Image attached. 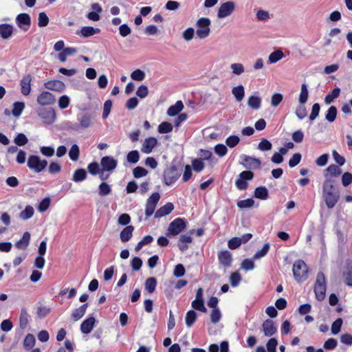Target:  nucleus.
Listing matches in <instances>:
<instances>
[{
  "label": "nucleus",
  "instance_id": "nucleus-38",
  "mask_svg": "<svg viewBox=\"0 0 352 352\" xmlns=\"http://www.w3.org/2000/svg\"><path fill=\"white\" fill-rule=\"evenodd\" d=\"M25 108V103L23 102H15L13 104V109L12 110V114L14 117H19L21 115Z\"/></svg>",
  "mask_w": 352,
  "mask_h": 352
},
{
  "label": "nucleus",
  "instance_id": "nucleus-6",
  "mask_svg": "<svg viewBox=\"0 0 352 352\" xmlns=\"http://www.w3.org/2000/svg\"><path fill=\"white\" fill-rule=\"evenodd\" d=\"M186 228V221L182 218L174 219L168 227V234L176 236L181 233Z\"/></svg>",
  "mask_w": 352,
  "mask_h": 352
},
{
  "label": "nucleus",
  "instance_id": "nucleus-18",
  "mask_svg": "<svg viewBox=\"0 0 352 352\" xmlns=\"http://www.w3.org/2000/svg\"><path fill=\"white\" fill-rule=\"evenodd\" d=\"M32 76L30 74L24 76L20 82L21 92L23 96H28L31 91Z\"/></svg>",
  "mask_w": 352,
  "mask_h": 352
},
{
  "label": "nucleus",
  "instance_id": "nucleus-10",
  "mask_svg": "<svg viewBox=\"0 0 352 352\" xmlns=\"http://www.w3.org/2000/svg\"><path fill=\"white\" fill-rule=\"evenodd\" d=\"M240 164L248 170H256L260 168L261 161L257 158L245 155L240 161Z\"/></svg>",
  "mask_w": 352,
  "mask_h": 352
},
{
  "label": "nucleus",
  "instance_id": "nucleus-2",
  "mask_svg": "<svg viewBox=\"0 0 352 352\" xmlns=\"http://www.w3.org/2000/svg\"><path fill=\"white\" fill-rule=\"evenodd\" d=\"M183 164L181 162L176 164V160H173L169 167L164 170V183L166 186H170L174 184L180 177Z\"/></svg>",
  "mask_w": 352,
  "mask_h": 352
},
{
  "label": "nucleus",
  "instance_id": "nucleus-11",
  "mask_svg": "<svg viewBox=\"0 0 352 352\" xmlns=\"http://www.w3.org/2000/svg\"><path fill=\"white\" fill-rule=\"evenodd\" d=\"M17 26L23 32H27L31 25L30 16L27 13H21L16 17Z\"/></svg>",
  "mask_w": 352,
  "mask_h": 352
},
{
  "label": "nucleus",
  "instance_id": "nucleus-24",
  "mask_svg": "<svg viewBox=\"0 0 352 352\" xmlns=\"http://www.w3.org/2000/svg\"><path fill=\"white\" fill-rule=\"evenodd\" d=\"M100 32V30L99 28H94L91 26H85L82 27L80 31H78L76 34H80L85 38H87L96 34H98Z\"/></svg>",
  "mask_w": 352,
  "mask_h": 352
},
{
  "label": "nucleus",
  "instance_id": "nucleus-53",
  "mask_svg": "<svg viewBox=\"0 0 352 352\" xmlns=\"http://www.w3.org/2000/svg\"><path fill=\"white\" fill-rule=\"evenodd\" d=\"M254 204V200L251 198L241 200L237 202V206L240 208H250L252 207Z\"/></svg>",
  "mask_w": 352,
  "mask_h": 352
},
{
  "label": "nucleus",
  "instance_id": "nucleus-36",
  "mask_svg": "<svg viewBox=\"0 0 352 352\" xmlns=\"http://www.w3.org/2000/svg\"><path fill=\"white\" fill-rule=\"evenodd\" d=\"M340 94V89L339 87L334 88L331 92L327 94L324 98V102L329 104L333 102L334 99L337 98Z\"/></svg>",
  "mask_w": 352,
  "mask_h": 352
},
{
  "label": "nucleus",
  "instance_id": "nucleus-48",
  "mask_svg": "<svg viewBox=\"0 0 352 352\" xmlns=\"http://www.w3.org/2000/svg\"><path fill=\"white\" fill-rule=\"evenodd\" d=\"M173 125L168 122H162L158 126V132L160 133H168L173 131Z\"/></svg>",
  "mask_w": 352,
  "mask_h": 352
},
{
  "label": "nucleus",
  "instance_id": "nucleus-27",
  "mask_svg": "<svg viewBox=\"0 0 352 352\" xmlns=\"http://www.w3.org/2000/svg\"><path fill=\"white\" fill-rule=\"evenodd\" d=\"M134 227L133 226H127L120 232V237L122 242H126L131 239L133 235Z\"/></svg>",
  "mask_w": 352,
  "mask_h": 352
},
{
  "label": "nucleus",
  "instance_id": "nucleus-8",
  "mask_svg": "<svg viewBox=\"0 0 352 352\" xmlns=\"http://www.w3.org/2000/svg\"><path fill=\"white\" fill-rule=\"evenodd\" d=\"M36 113L46 124H52L56 118V112L53 108H38Z\"/></svg>",
  "mask_w": 352,
  "mask_h": 352
},
{
  "label": "nucleus",
  "instance_id": "nucleus-63",
  "mask_svg": "<svg viewBox=\"0 0 352 352\" xmlns=\"http://www.w3.org/2000/svg\"><path fill=\"white\" fill-rule=\"evenodd\" d=\"M131 265L134 271H138L142 266V261L139 257H133L131 261Z\"/></svg>",
  "mask_w": 352,
  "mask_h": 352
},
{
  "label": "nucleus",
  "instance_id": "nucleus-29",
  "mask_svg": "<svg viewBox=\"0 0 352 352\" xmlns=\"http://www.w3.org/2000/svg\"><path fill=\"white\" fill-rule=\"evenodd\" d=\"M254 197L261 200H265L269 197V192L265 186H258L254 190Z\"/></svg>",
  "mask_w": 352,
  "mask_h": 352
},
{
  "label": "nucleus",
  "instance_id": "nucleus-45",
  "mask_svg": "<svg viewBox=\"0 0 352 352\" xmlns=\"http://www.w3.org/2000/svg\"><path fill=\"white\" fill-rule=\"evenodd\" d=\"M111 192L110 186L106 182H102L98 187V194L101 197L107 196Z\"/></svg>",
  "mask_w": 352,
  "mask_h": 352
},
{
  "label": "nucleus",
  "instance_id": "nucleus-46",
  "mask_svg": "<svg viewBox=\"0 0 352 352\" xmlns=\"http://www.w3.org/2000/svg\"><path fill=\"white\" fill-rule=\"evenodd\" d=\"M153 238L151 235L145 236L140 241L138 242L135 248V252H139L144 245H148L152 243Z\"/></svg>",
  "mask_w": 352,
  "mask_h": 352
},
{
  "label": "nucleus",
  "instance_id": "nucleus-54",
  "mask_svg": "<svg viewBox=\"0 0 352 352\" xmlns=\"http://www.w3.org/2000/svg\"><path fill=\"white\" fill-rule=\"evenodd\" d=\"M38 25L41 28L45 27L49 23V18L47 16L46 13L44 12H40L38 14Z\"/></svg>",
  "mask_w": 352,
  "mask_h": 352
},
{
  "label": "nucleus",
  "instance_id": "nucleus-7",
  "mask_svg": "<svg viewBox=\"0 0 352 352\" xmlns=\"http://www.w3.org/2000/svg\"><path fill=\"white\" fill-rule=\"evenodd\" d=\"M46 160H41L38 155H30L28 160V167L36 173L42 171L47 166Z\"/></svg>",
  "mask_w": 352,
  "mask_h": 352
},
{
  "label": "nucleus",
  "instance_id": "nucleus-23",
  "mask_svg": "<svg viewBox=\"0 0 352 352\" xmlns=\"http://www.w3.org/2000/svg\"><path fill=\"white\" fill-rule=\"evenodd\" d=\"M30 241V234L29 232H25L22 238L15 243V247L19 250H25L27 249Z\"/></svg>",
  "mask_w": 352,
  "mask_h": 352
},
{
  "label": "nucleus",
  "instance_id": "nucleus-62",
  "mask_svg": "<svg viewBox=\"0 0 352 352\" xmlns=\"http://www.w3.org/2000/svg\"><path fill=\"white\" fill-rule=\"evenodd\" d=\"M134 177L140 178L146 176L148 174V171L142 166H137L133 170Z\"/></svg>",
  "mask_w": 352,
  "mask_h": 352
},
{
  "label": "nucleus",
  "instance_id": "nucleus-30",
  "mask_svg": "<svg viewBox=\"0 0 352 352\" xmlns=\"http://www.w3.org/2000/svg\"><path fill=\"white\" fill-rule=\"evenodd\" d=\"M184 108L182 101L178 100L174 105L170 106L167 110V114L169 116H175L177 115Z\"/></svg>",
  "mask_w": 352,
  "mask_h": 352
},
{
  "label": "nucleus",
  "instance_id": "nucleus-12",
  "mask_svg": "<svg viewBox=\"0 0 352 352\" xmlns=\"http://www.w3.org/2000/svg\"><path fill=\"white\" fill-rule=\"evenodd\" d=\"M36 101L41 106H49L55 103L56 98L50 92L43 91L37 96Z\"/></svg>",
  "mask_w": 352,
  "mask_h": 352
},
{
  "label": "nucleus",
  "instance_id": "nucleus-60",
  "mask_svg": "<svg viewBox=\"0 0 352 352\" xmlns=\"http://www.w3.org/2000/svg\"><path fill=\"white\" fill-rule=\"evenodd\" d=\"M337 345L338 341L336 339L331 338L324 342L323 346L326 350H333L337 346Z\"/></svg>",
  "mask_w": 352,
  "mask_h": 352
},
{
  "label": "nucleus",
  "instance_id": "nucleus-17",
  "mask_svg": "<svg viewBox=\"0 0 352 352\" xmlns=\"http://www.w3.org/2000/svg\"><path fill=\"white\" fill-rule=\"evenodd\" d=\"M44 87L50 90L63 92L65 89V85L59 80H49L44 83Z\"/></svg>",
  "mask_w": 352,
  "mask_h": 352
},
{
  "label": "nucleus",
  "instance_id": "nucleus-16",
  "mask_svg": "<svg viewBox=\"0 0 352 352\" xmlns=\"http://www.w3.org/2000/svg\"><path fill=\"white\" fill-rule=\"evenodd\" d=\"M262 329L265 336L267 337L273 336L277 331L274 322L270 319H267L263 322Z\"/></svg>",
  "mask_w": 352,
  "mask_h": 352
},
{
  "label": "nucleus",
  "instance_id": "nucleus-13",
  "mask_svg": "<svg viewBox=\"0 0 352 352\" xmlns=\"http://www.w3.org/2000/svg\"><path fill=\"white\" fill-rule=\"evenodd\" d=\"M100 164L102 171H112L117 166V161L108 155L102 158Z\"/></svg>",
  "mask_w": 352,
  "mask_h": 352
},
{
  "label": "nucleus",
  "instance_id": "nucleus-56",
  "mask_svg": "<svg viewBox=\"0 0 352 352\" xmlns=\"http://www.w3.org/2000/svg\"><path fill=\"white\" fill-rule=\"evenodd\" d=\"M320 111V105L318 103H315L311 107V111L309 115L310 121H314L319 115Z\"/></svg>",
  "mask_w": 352,
  "mask_h": 352
},
{
  "label": "nucleus",
  "instance_id": "nucleus-21",
  "mask_svg": "<svg viewBox=\"0 0 352 352\" xmlns=\"http://www.w3.org/2000/svg\"><path fill=\"white\" fill-rule=\"evenodd\" d=\"M212 155H206L204 159H194L192 161V168L197 173L201 172L205 167L204 160H210Z\"/></svg>",
  "mask_w": 352,
  "mask_h": 352
},
{
  "label": "nucleus",
  "instance_id": "nucleus-61",
  "mask_svg": "<svg viewBox=\"0 0 352 352\" xmlns=\"http://www.w3.org/2000/svg\"><path fill=\"white\" fill-rule=\"evenodd\" d=\"M87 169L89 173L93 175H96L97 174L100 173V171L99 164L96 162L90 163L88 165Z\"/></svg>",
  "mask_w": 352,
  "mask_h": 352
},
{
  "label": "nucleus",
  "instance_id": "nucleus-19",
  "mask_svg": "<svg viewBox=\"0 0 352 352\" xmlns=\"http://www.w3.org/2000/svg\"><path fill=\"white\" fill-rule=\"evenodd\" d=\"M157 140L154 137L146 138L142 144V152L146 154L150 153L153 148L157 145Z\"/></svg>",
  "mask_w": 352,
  "mask_h": 352
},
{
  "label": "nucleus",
  "instance_id": "nucleus-31",
  "mask_svg": "<svg viewBox=\"0 0 352 352\" xmlns=\"http://www.w3.org/2000/svg\"><path fill=\"white\" fill-rule=\"evenodd\" d=\"M232 94L238 102H241L245 96V89L242 85L234 87L232 89Z\"/></svg>",
  "mask_w": 352,
  "mask_h": 352
},
{
  "label": "nucleus",
  "instance_id": "nucleus-3",
  "mask_svg": "<svg viewBox=\"0 0 352 352\" xmlns=\"http://www.w3.org/2000/svg\"><path fill=\"white\" fill-rule=\"evenodd\" d=\"M293 275L295 280L301 283L308 278V267L302 260H297L293 265Z\"/></svg>",
  "mask_w": 352,
  "mask_h": 352
},
{
  "label": "nucleus",
  "instance_id": "nucleus-15",
  "mask_svg": "<svg viewBox=\"0 0 352 352\" xmlns=\"http://www.w3.org/2000/svg\"><path fill=\"white\" fill-rule=\"evenodd\" d=\"M342 276L344 279V283L349 287H352V261L349 259L346 261L344 270L342 272Z\"/></svg>",
  "mask_w": 352,
  "mask_h": 352
},
{
  "label": "nucleus",
  "instance_id": "nucleus-40",
  "mask_svg": "<svg viewBox=\"0 0 352 352\" xmlns=\"http://www.w3.org/2000/svg\"><path fill=\"white\" fill-rule=\"evenodd\" d=\"M35 342L34 336L32 334L28 333L23 340V346L26 350H30L33 348Z\"/></svg>",
  "mask_w": 352,
  "mask_h": 352
},
{
  "label": "nucleus",
  "instance_id": "nucleus-41",
  "mask_svg": "<svg viewBox=\"0 0 352 352\" xmlns=\"http://www.w3.org/2000/svg\"><path fill=\"white\" fill-rule=\"evenodd\" d=\"M94 118L91 114L85 113L78 118L80 125L82 128H87L90 126L91 120Z\"/></svg>",
  "mask_w": 352,
  "mask_h": 352
},
{
  "label": "nucleus",
  "instance_id": "nucleus-4",
  "mask_svg": "<svg viewBox=\"0 0 352 352\" xmlns=\"http://www.w3.org/2000/svg\"><path fill=\"white\" fill-rule=\"evenodd\" d=\"M327 283L324 274L320 272L317 274L316 280L314 285V293L316 298L322 301L325 298Z\"/></svg>",
  "mask_w": 352,
  "mask_h": 352
},
{
  "label": "nucleus",
  "instance_id": "nucleus-25",
  "mask_svg": "<svg viewBox=\"0 0 352 352\" xmlns=\"http://www.w3.org/2000/svg\"><path fill=\"white\" fill-rule=\"evenodd\" d=\"M13 33V26L10 24H0V36L3 39L9 38Z\"/></svg>",
  "mask_w": 352,
  "mask_h": 352
},
{
  "label": "nucleus",
  "instance_id": "nucleus-34",
  "mask_svg": "<svg viewBox=\"0 0 352 352\" xmlns=\"http://www.w3.org/2000/svg\"><path fill=\"white\" fill-rule=\"evenodd\" d=\"M261 99L258 96H251L248 100V105L253 109H258L261 107Z\"/></svg>",
  "mask_w": 352,
  "mask_h": 352
},
{
  "label": "nucleus",
  "instance_id": "nucleus-64",
  "mask_svg": "<svg viewBox=\"0 0 352 352\" xmlns=\"http://www.w3.org/2000/svg\"><path fill=\"white\" fill-rule=\"evenodd\" d=\"M278 341L276 338H270L267 342L266 346L268 352H276Z\"/></svg>",
  "mask_w": 352,
  "mask_h": 352
},
{
  "label": "nucleus",
  "instance_id": "nucleus-42",
  "mask_svg": "<svg viewBox=\"0 0 352 352\" xmlns=\"http://www.w3.org/2000/svg\"><path fill=\"white\" fill-rule=\"evenodd\" d=\"M283 56L284 54L281 50H276L270 54L268 60L270 63H275L282 59Z\"/></svg>",
  "mask_w": 352,
  "mask_h": 352
},
{
  "label": "nucleus",
  "instance_id": "nucleus-32",
  "mask_svg": "<svg viewBox=\"0 0 352 352\" xmlns=\"http://www.w3.org/2000/svg\"><path fill=\"white\" fill-rule=\"evenodd\" d=\"M157 286V279L155 277L148 278L144 284L145 289L149 293L153 294Z\"/></svg>",
  "mask_w": 352,
  "mask_h": 352
},
{
  "label": "nucleus",
  "instance_id": "nucleus-57",
  "mask_svg": "<svg viewBox=\"0 0 352 352\" xmlns=\"http://www.w3.org/2000/svg\"><path fill=\"white\" fill-rule=\"evenodd\" d=\"M241 280V274L238 272L231 274L230 276V284L232 287H236Z\"/></svg>",
  "mask_w": 352,
  "mask_h": 352
},
{
  "label": "nucleus",
  "instance_id": "nucleus-44",
  "mask_svg": "<svg viewBox=\"0 0 352 352\" xmlns=\"http://www.w3.org/2000/svg\"><path fill=\"white\" fill-rule=\"evenodd\" d=\"M34 212V208L31 206H27L25 209L21 212L19 217L23 220H27L33 216Z\"/></svg>",
  "mask_w": 352,
  "mask_h": 352
},
{
  "label": "nucleus",
  "instance_id": "nucleus-5",
  "mask_svg": "<svg viewBox=\"0 0 352 352\" xmlns=\"http://www.w3.org/2000/svg\"><path fill=\"white\" fill-rule=\"evenodd\" d=\"M210 25L211 21L209 18L201 17L199 19L196 23L197 28L196 30L197 36L201 39L207 38L210 33Z\"/></svg>",
  "mask_w": 352,
  "mask_h": 352
},
{
  "label": "nucleus",
  "instance_id": "nucleus-14",
  "mask_svg": "<svg viewBox=\"0 0 352 352\" xmlns=\"http://www.w3.org/2000/svg\"><path fill=\"white\" fill-rule=\"evenodd\" d=\"M218 260L221 265L225 267H229L232 261V254L228 250L220 251L218 253Z\"/></svg>",
  "mask_w": 352,
  "mask_h": 352
},
{
  "label": "nucleus",
  "instance_id": "nucleus-28",
  "mask_svg": "<svg viewBox=\"0 0 352 352\" xmlns=\"http://www.w3.org/2000/svg\"><path fill=\"white\" fill-rule=\"evenodd\" d=\"M30 316L25 308H22L19 316V326L22 329H25L29 323Z\"/></svg>",
  "mask_w": 352,
  "mask_h": 352
},
{
  "label": "nucleus",
  "instance_id": "nucleus-58",
  "mask_svg": "<svg viewBox=\"0 0 352 352\" xmlns=\"http://www.w3.org/2000/svg\"><path fill=\"white\" fill-rule=\"evenodd\" d=\"M241 239L239 237H233L228 241V245L231 250H235L241 245Z\"/></svg>",
  "mask_w": 352,
  "mask_h": 352
},
{
  "label": "nucleus",
  "instance_id": "nucleus-55",
  "mask_svg": "<svg viewBox=\"0 0 352 352\" xmlns=\"http://www.w3.org/2000/svg\"><path fill=\"white\" fill-rule=\"evenodd\" d=\"M51 311V309L46 306H39L37 308L36 315L39 318H43Z\"/></svg>",
  "mask_w": 352,
  "mask_h": 352
},
{
  "label": "nucleus",
  "instance_id": "nucleus-20",
  "mask_svg": "<svg viewBox=\"0 0 352 352\" xmlns=\"http://www.w3.org/2000/svg\"><path fill=\"white\" fill-rule=\"evenodd\" d=\"M96 319L93 316H90L85 319L80 325V331L84 334L89 333L94 327Z\"/></svg>",
  "mask_w": 352,
  "mask_h": 352
},
{
  "label": "nucleus",
  "instance_id": "nucleus-59",
  "mask_svg": "<svg viewBox=\"0 0 352 352\" xmlns=\"http://www.w3.org/2000/svg\"><path fill=\"white\" fill-rule=\"evenodd\" d=\"M28 138L23 133H19L14 138V143L19 146H24L28 143Z\"/></svg>",
  "mask_w": 352,
  "mask_h": 352
},
{
  "label": "nucleus",
  "instance_id": "nucleus-35",
  "mask_svg": "<svg viewBox=\"0 0 352 352\" xmlns=\"http://www.w3.org/2000/svg\"><path fill=\"white\" fill-rule=\"evenodd\" d=\"M342 173L341 169L336 165L331 164L324 170V177H327L329 175L331 176H338Z\"/></svg>",
  "mask_w": 352,
  "mask_h": 352
},
{
  "label": "nucleus",
  "instance_id": "nucleus-33",
  "mask_svg": "<svg viewBox=\"0 0 352 352\" xmlns=\"http://www.w3.org/2000/svg\"><path fill=\"white\" fill-rule=\"evenodd\" d=\"M87 174L85 169L78 168L75 170L72 177V180L75 182H80L85 180L87 178Z\"/></svg>",
  "mask_w": 352,
  "mask_h": 352
},
{
  "label": "nucleus",
  "instance_id": "nucleus-26",
  "mask_svg": "<svg viewBox=\"0 0 352 352\" xmlns=\"http://www.w3.org/2000/svg\"><path fill=\"white\" fill-rule=\"evenodd\" d=\"M87 307L88 304L85 303L80 306L78 308L75 309L72 314V319L74 321H78L80 320L85 315Z\"/></svg>",
  "mask_w": 352,
  "mask_h": 352
},
{
  "label": "nucleus",
  "instance_id": "nucleus-37",
  "mask_svg": "<svg viewBox=\"0 0 352 352\" xmlns=\"http://www.w3.org/2000/svg\"><path fill=\"white\" fill-rule=\"evenodd\" d=\"M197 318V314L194 310H190L186 315V324L188 327H191Z\"/></svg>",
  "mask_w": 352,
  "mask_h": 352
},
{
  "label": "nucleus",
  "instance_id": "nucleus-9",
  "mask_svg": "<svg viewBox=\"0 0 352 352\" xmlns=\"http://www.w3.org/2000/svg\"><path fill=\"white\" fill-rule=\"evenodd\" d=\"M235 8L236 4L232 1L221 3L217 11V17L223 19L230 16L234 11Z\"/></svg>",
  "mask_w": 352,
  "mask_h": 352
},
{
  "label": "nucleus",
  "instance_id": "nucleus-49",
  "mask_svg": "<svg viewBox=\"0 0 352 352\" xmlns=\"http://www.w3.org/2000/svg\"><path fill=\"white\" fill-rule=\"evenodd\" d=\"M230 69L233 74L239 76L245 72V67L242 63H232Z\"/></svg>",
  "mask_w": 352,
  "mask_h": 352
},
{
  "label": "nucleus",
  "instance_id": "nucleus-39",
  "mask_svg": "<svg viewBox=\"0 0 352 352\" xmlns=\"http://www.w3.org/2000/svg\"><path fill=\"white\" fill-rule=\"evenodd\" d=\"M309 96L307 86L305 83L301 85L300 94L299 96L298 101L300 104H304L307 101Z\"/></svg>",
  "mask_w": 352,
  "mask_h": 352
},
{
  "label": "nucleus",
  "instance_id": "nucleus-1",
  "mask_svg": "<svg viewBox=\"0 0 352 352\" xmlns=\"http://www.w3.org/2000/svg\"><path fill=\"white\" fill-rule=\"evenodd\" d=\"M322 196L329 209L333 208L340 199V191L335 186V181L327 178L322 185Z\"/></svg>",
  "mask_w": 352,
  "mask_h": 352
},
{
  "label": "nucleus",
  "instance_id": "nucleus-47",
  "mask_svg": "<svg viewBox=\"0 0 352 352\" xmlns=\"http://www.w3.org/2000/svg\"><path fill=\"white\" fill-rule=\"evenodd\" d=\"M272 143L265 138H262L258 144V148L263 152L269 151L272 149Z\"/></svg>",
  "mask_w": 352,
  "mask_h": 352
},
{
  "label": "nucleus",
  "instance_id": "nucleus-52",
  "mask_svg": "<svg viewBox=\"0 0 352 352\" xmlns=\"http://www.w3.org/2000/svg\"><path fill=\"white\" fill-rule=\"evenodd\" d=\"M145 73L140 69H137L131 74V78L137 81H142L145 78Z\"/></svg>",
  "mask_w": 352,
  "mask_h": 352
},
{
  "label": "nucleus",
  "instance_id": "nucleus-22",
  "mask_svg": "<svg viewBox=\"0 0 352 352\" xmlns=\"http://www.w3.org/2000/svg\"><path fill=\"white\" fill-rule=\"evenodd\" d=\"M174 209V206L172 203L168 202L164 206L160 207L155 213V218H160L169 214Z\"/></svg>",
  "mask_w": 352,
  "mask_h": 352
},
{
  "label": "nucleus",
  "instance_id": "nucleus-43",
  "mask_svg": "<svg viewBox=\"0 0 352 352\" xmlns=\"http://www.w3.org/2000/svg\"><path fill=\"white\" fill-rule=\"evenodd\" d=\"M337 113V108L335 106H331L327 111L325 119L329 122H333L336 118Z\"/></svg>",
  "mask_w": 352,
  "mask_h": 352
},
{
  "label": "nucleus",
  "instance_id": "nucleus-50",
  "mask_svg": "<svg viewBox=\"0 0 352 352\" xmlns=\"http://www.w3.org/2000/svg\"><path fill=\"white\" fill-rule=\"evenodd\" d=\"M343 321L341 318H337L331 324V333L333 335H337L341 329Z\"/></svg>",
  "mask_w": 352,
  "mask_h": 352
},
{
  "label": "nucleus",
  "instance_id": "nucleus-51",
  "mask_svg": "<svg viewBox=\"0 0 352 352\" xmlns=\"http://www.w3.org/2000/svg\"><path fill=\"white\" fill-rule=\"evenodd\" d=\"M270 245L269 243H265L264 245L263 246L262 249L257 251L254 254V255L253 256V258L254 259H259V258L263 257L268 252V251L270 250Z\"/></svg>",
  "mask_w": 352,
  "mask_h": 352
}]
</instances>
